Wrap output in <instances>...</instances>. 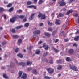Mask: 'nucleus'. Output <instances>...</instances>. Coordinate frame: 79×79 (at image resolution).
<instances>
[{
  "label": "nucleus",
  "mask_w": 79,
  "mask_h": 79,
  "mask_svg": "<svg viewBox=\"0 0 79 79\" xmlns=\"http://www.w3.org/2000/svg\"><path fill=\"white\" fill-rule=\"evenodd\" d=\"M18 18H20V19H23L25 18V15H16L14 16L12 18L10 19V22L11 23H14L16 21L17 19H18Z\"/></svg>",
  "instance_id": "1"
},
{
  "label": "nucleus",
  "mask_w": 79,
  "mask_h": 79,
  "mask_svg": "<svg viewBox=\"0 0 79 79\" xmlns=\"http://www.w3.org/2000/svg\"><path fill=\"white\" fill-rule=\"evenodd\" d=\"M39 14L38 15V18L41 17V19H45L46 17H45V14H42L40 13V12H39Z\"/></svg>",
  "instance_id": "2"
},
{
  "label": "nucleus",
  "mask_w": 79,
  "mask_h": 79,
  "mask_svg": "<svg viewBox=\"0 0 79 79\" xmlns=\"http://www.w3.org/2000/svg\"><path fill=\"white\" fill-rule=\"evenodd\" d=\"M58 3L59 4V6H65L66 4V2L63 0L59 2Z\"/></svg>",
  "instance_id": "3"
},
{
  "label": "nucleus",
  "mask_w": 79,
  "mask_h": 79,
  "mask_svg": "<svg viewBox=\"0 0 79 79\" xmlns=\"http://www.w3.org/2000/svg\"><path fill=\"white\" fill-rule=\"evenodd\" d=\"M69 66L70 68V69L73 70V71H78V69L77 67L76 66L74 65H69Z\"/></svg>",
  "instance_id": "4"
},
{
  "label": "nucleus",
  "mask_w": 79,
  "mask_h": 79,
  "mask_svg": "<svg viewBox=\"0 0 79 79\" xmlns=\"http://www.w3.org/2000/svg\"><path fill=\"white\" fill-rule=\"evenodd\" d=\"M46 69L49 74H52L54 72V69H52L51 68H48Z\"/></svg>",
  "instance_id": "5"
},
{
  "label": "nucleus",
  "mask_w": 79,
  "mask_h": 79,
  "mask_svg": "<svg viewBox=\"0 0 79 79\" xmlns=\"http://www.w3.org/2000/svg\"><path fill=\"white\" fill-rule=\"evenodd\" d=\"M41 32L40 31V30H36L33 32V34H37V35H39V34H40Z\"/></svg>",
  "instance_id": "6"
},
{
  "label": "nucleus",
  "mask_w": 79,
  "mask_h": 79,
  "mask_svg": "<svg viewBox=\"0 0 79 79\" xmlns=\"http://www.w3.org/2000/svg\"><path fill=\"white\" fill-rule=\"evenodd\" d=\"M27 8H33L35 10L37 9V7L34 5L27 6Z\"/></svg>",
  "instance_id": "7"
},
{
  "label": "nucleus",
  "mask_w": 79,
  "mask_h": 79,
  "mask_svg": "<svg viewBox=\"0 0 79 79\" xmlns=\"http://www.w3.org/2000/svg\"><path fill=\"white\" fill-rule=\"evenodd\" d=\"M74 52V51L73 49H70L68 51V52L69 53V54H73Z\"/></svg>",
  "instance_id": "8"
},
{
  "label": "nucleus",
  "mask_w": 79,
  "mask_h": 79,
  "mask_svg": "<svg viewBox=\"0 0 79 79\" xmlns=\"http://www.w3.org/2000/svg\"><path fill=\"white\" fill-rule=\"evenodd\" d=\"M52 50H53L54 52H56V53H58L59 52V50L56 49V48H55L53 46L52 47Z\"/></svg>",
  "instance_id": "9"
},
{
  "label": "nucleus",
  "mask_w": 79,
  "mask_h": 79,
  "mask_svg": "<svg viewBox=\"0 0 79 79\" xmlns=\"http://www.w3.org/2000/svg\"><path fill=\"white\" fill-rule=\"evenodd\" d=\"M34 15H35L34 13L31 14V16L29 17V19H30V20H32L33 19H34Z\"/></svg>",
  "instance_id": "10"
},
{
  "label": "nucleus",
  "mask_w": 79,
  "mask_h": 79,
  "mask_svg": "<svg viewBox=\"0 0 79 79\" xmlns=\"http://www.w3.org/2000/svg\"><path fill=\"white\" fill-rule=\"evenodd\" d=\"M21 78H23V79H26L27 78V75L26 73H23V75L21 77Z\"/></svg>",
  "instance_id": "11"
},
{
  "label": "nucleus",
  "mask_w": 79,
  "mask_h": 79,
  "mask_svg": "<svg viewBox=\"0 0 79 79\" xmlns=\"http://www.w3.org/2000/svg\"><path fill=\"white\" fill-rule=\"evenodd\" d=\"M47 63H50V64H53V61L52 59L51 60H48L47 61Z\"/></svg>",
  "instance_id": "12"
},
{
  "label": "nucleus",
  "mask_w": 79,
  "mask_h": 79,
  "mask_svg": "<svg viewBox=\"0 0 79 79\" xmlns=\"http://www.w3.org/2000/svg\"><path fill=\"white\" fill-rule=\"evenodd\" d=\"M23 74V72L22 71H20L19 72V76L17 77V78L18 79L19 77H20V76H21V75H22V74Z\"/></svg>",
  "instance_id": "13"
},
{
  "label": "nucleus",
  "mask_w": 79,
  "mask_h": 79,
  "mask_svg": "<svg viewBox=\"0 0 79 79\" xmlns=\"http://www.w3.org/2000/svg\"><path fill=\"white\" fill-rule=\"evenodd\" d=\"M79 36H77L74 38V40L75 41H78L79 40Z\"/></svg>",
  "instance_id": "14"
},
{
  "label": "nucleus",
  "mask_w": 79,
  "mask_h": 79,
  "mask_svg": "<svg viewBox=\"0 0 79 79\" xmlns=\"http://www.w3.org/2000/svg\"><path fill=\"white\" fill-rule=\"evenodd\" d=\"M19 65H22V67H24L26 66V63L23 62H21L19 63Z\"/></svg>",
  "instance_id": "15"
},
{
  "label": "nucleus",
  "mask_w": 79,
  "mask_h": 79,
  "mask_svg": "<svg viewBox=\"0 0 79 79\" xmlns=\"http://www.w3.org/2000/svg\"><path fill=\"white\" fill-rule=\"evenodd\" d=\"M63 16H64L63 14H62L61 13H60L59 15H57V17L59 18V17H60L61 18V17H63Z\"/></svg>",
  "instance_id": "16"
},
{
  "label": "nucleus",
  "mask_w": 79,
  "mask_h": 79,
  "mask_svg": "<svg viewBox=\"0 0 79 79\" xmlns=\"http://www.w3.org/2000/svg\"><path fill=\"white\" fill-rule=\"evenodd\" d=\"M32 64V62H30V61H27V65H31Z\"/></svg>",
  "instance_id": "17"
},
{
  "label": "nucleus",
  "mask_w": 79,
  "mask_h": 79,
  "mask_svg": "<svg viewBox=\"0 0 79 79\" xmlns=\"http://www.w3.org/2000/svg\"><path fill=\"white\" fill-rule=\"evenodd\" d=\"M17 56H18L19 57V58H22L23 57V54L21 53L18 54L17 55Z\"/></svg>",
  "instance_id": "18"
},
{
  "label": "nucleus",
  "mask_w": 79,
  "mask_h": 79,
  "mask_svg": "<svg viewBox=\"0 0 79 79\" xmlns=\"http://www.w3.org/2000/svg\"><path fill=\"white\" fill-rule=\"evenodd\" d=\"M44 35L46 36H47V37H50L51 36L50 34L48 33H44Z\"/></svg>",
  "instance_id": "19"
},
{
  "label": "nucleus",
  "mask_w": 79,
  "mask_h": 79,
  "mask_svg": "<svg viewBox=\"0 0 79 79\" xmlns=\"http://www.w3.org/2000/svg\"><path fill=\"white\" fill-rule=\"evenodd\" d=\"M27 5H31V4H32V1H27Z\"/></svg>",
  "instance_id": "20"
},
{
  "label": "nucleus",
  "mask_w": 79,
  "mask_h": 79,
  "mask_svg": "<svg viewBox=\"0 0 79 79\" xmlns=\"http://www.w3.org/2000/svg\"><path fill=\"white\" fill-rule=\"evenodd\" d=\"M73 10H69L67 13L66 15H69L70 13H73Z\"/></svg>",
  "instance_id": "21"
},
{
  "label": "nucleus",
  "mask_w": 79,
  "mask_h": 79,
  "mask_svg": "<svg viewBox=\"0 0 79 79\" xmlns=\"http://www.w3.org/2000/svg\"><path fill=\"white\" fill-rule=\"evenodd\" d=\"M40 52V50L37 49L36 50V52H35V54L36 55H39Z\"/></svg>",
  "instance_id": "22"
},
{
  "label": "nucleus",
  "mask_w": 79,
  "mask_h": 79,
  "mask_svg": "<svg viewBox=\"0 0 79 79\" xmlns=\"http://www.w3.org/2000/svg\"><path fill=\"white\" fill-rule=\"evenodd\" d=\"M66 60L67 61H68L69 62H70V61H72L71 58L70 57H67L66 58Z\"/></svg>",
  "instance_id": "23"
},
{
  "label": "nucleus",
  "mask_w": 79,
  "mask_h": 79,
  "mask_svg": "<svg viewBox=\"0 0 79 79\" xmlns=\"http://www.w3.org/2000/svg\"><path fill=\"white\" fill-rule=\"evenodd\" d=\"M57 32V30H54L52 32V35H54L55 34H56Z\"/></svg>",
  "instance_id": "24"
},
{
  "label": "nucleus",
  "mask_w": 79,
  "mask_h": 79,
  "mask_svg": "<svg viewBox=\"0 0 79 79\" xmlns=\"http://www.w3.org/2000/svg\"><path fill=\"white\" fill-rule=\"evenodd\" d=\"M63 67L61 65H59V66L57 68V69L58 70H60L62 69V67Z\"/></svg>",
  "instance_id": "25"
},
{
  "label": "nucleus",
  "mask_w": 79,
  "mask_h": 79,
  "mask_svg": "<svg viewBox=\"0 0 79 79\" xmlns=\"http://www.w3.org/2000/svg\"><path fill=\"white\" fill-rule=\"evenodd\" d=\"M43 1L42 0H40L38 2V4L39 5H41L43 3Z\"/></svg>",
  "instance_id": "26"
},
{
  "label": "nucleus",
  "mask_w": 79,
  "mask_h": 79,
  "mask_svg": "<svg viewBox=\"0 0 79 79\" xmlns=\"http://www.w3.org/2000/svg\"><path fill=\"white\" fill-rule=\"evenodd\" d=\"M23 27V26L22 25L18 26L16 27V29H20V28H22V27Z\"/></svg>",
  "instance_id": "27"
},
{
  "label": "nucleus",
  "mask_w": 79,
  "mask_h": 79,
  "mask_svg": "<svg viewBox=\"0 0 79 79\" xmlns=\"http://www.w3.org/2000/svg\"><path fill=\"white\" fill-rule=\"evenodd\" d=\"M4 11V9L2 7L0 8V13Z\"/></svg>",
  "instance_id": "28"
},
{
  "label": "nucleus",
  "mask_w": 79,
  "mask_h": 79,
  "mask_svg": "<svg viewBox=\"0 0 79 79\" xmlns=\"http://www.w3.org/2000/svg\"><path fill=\"white\" fill-rule=\"evenodd\" d=\"M48 25H49V26H52L53 24V23L52 22H50V21H48Z\"/></svg>",
  "instance_id": "29"
},
{
  "label": "nucleus",
  "mask_w": 79,
  "mask_h": 79,
  "mask_svg": "<svg viewBox=\"0 0 79 79\" xmlns=\"http://www.w3.org/2000/svg\"><path fill=\"white\" fill-rule=\"evenodd\" d=\"M13 38H15V39H18L19 37V36L16 35H13Z\"/></svg>",
  "instance_id": "30"
},
{
  "label": "nucleus",
  "mask_w": 79,
  "mask_h": 79,
  "mask_svg": "<svg viewBox=\"0 0 79 79\" xmlns=\"http://www.w3.org/2000/svg\"><path fill=\"white\" fill-rule=\"evenodd\" d=\"M44 78L45 79H50L51 78H52L51 77H50L48 76H45L44 77Z\"/></svg>",
  "instance_id": "31"
},
{
  "label": "nucleus",
  "mask_w": 79,
  "mask_h": 79,
  "mask_svg": "<svg viewBox=\"0 0 79 79\" xmlns=\"http://www.w3.org/2000/svg\"><path fill=\"white\" fill-rule=\"evenodd\" d=\"M48 54V52H46V53H44L43 54V56H47V55Z\"/></svg>",
  "instance_id": "32"
},
{
  "label": "nucleus",
  "mask_w": 79,
  "mask_h": 79,
  "mask_svg": "<svg viewBox=\"0 0 79 79\" xmlns=\"http://www.w3.org/2000/svg\"><path fill=\"white\" fill-rule=\"evenodd\" d=\"M37 70H36V69L34 70L33 71V73L34 74H37Z\"/></svg>",
  "instance_id": "33"
},
{
  "label": "nucleus",
  "mask_w": 79,
  "mask_h": 79,
  "mask_svg": "<svg viewBox=\"0 0 79 79\" xmlns=\"http://www.w3.org/2000/svg\"><path fill=\"white\" fill-rule=\"evenodd\" d=\"M3 77L5 79H8V77L6 76V75L5 74H3Z\"/></svg>",
  "instance_id": "34"
},
{
  "label": "nucleus",
  "mask_w": 79,
  "mask_h": 79,
  "mask_svg": "<svg viewBox=\"0 0 79 79\" xmlns=\"http://www.w3.org/2000/svg\"><path fill=\"white\" fill-rule=\"evenodd\" d=\"M55 23L56 24H57V25H60L61 24L60 23H59V22H58V20H57L56 21Z\"/></svg>",
  "instance_id": "35"
},
{
  "label": "nucleus",
  "mask_w": 79,
  "mask_h": 79,
  "mask_svg": "<svg viewBox=\"0 0 79 79\" xmlns=\"http://www.w3.org/2000/svg\"><path fill=\"white\" fill-rule=\"evenodd\" d=\"M11 32H12V33H15V29L13 28L10 30Z\"/></svg>",
  "instance_id": "36"
},
{
  "label": "nucleus",
  "mask_w": 79,
  "mask_h": 79,
  "mask_svg": "<svg viewBox=\"0 0 79 79\" xmlns=\"http://www.w3.org/2000/svg\"><path fill=\"white\" fill-rule=\"evenodd\" d=\"M13 8L12 7L9 10V12H11V11H13Z\"/></svg>",
  "instance_id": "37"
},
{
  "label": "nucleus",
  "mask_w": 79,
  "mask_h": 79,
  "mask_svg": "<svg viewBox=\"0 0 79 79\" xmlns=\"http://www.w3.org/2000/svg\"><path fill=\"white\" fill-rule=\"evenodd\" d=\"M29 26V23H26L24 25V26L25 27H28Z\"/></svg>",
  "instance_id": "38"
},
{
  "label": "nucleus",
  "mask_w": 79,
  "mask_h": 79,
  "mask_svg": "<svg viewBox=\"0 0 79 79\" xmlns=\"http://www.w3.org/2000/svg\"><path fill=\"white\" fill-rule=\"evenodd\" d=\"M17 13H22V10H19L17 11Z\"/></svg>",
  "instance_id": "39"
},
{
  "label": "nucleus",
  "mask_w": 79,
  "mask_h": 79,
  "mask_svg": "<svg viewBox=\"0 0 79 79\" xmlns=\"http://www.w3.org/2000/svg\"><path fill=\"white\" fill-rule=\"evenodd\" d=\"M49 48V47H48V45H47L46 47L45 48V50H48Z\"/></svg>",
  "instance_id": "40"
},
{
  "label": "nucleus",
  "mask_w": 79,
  "mask_h": 79,
  "mask_svg": "<svg viewBox=\"0 0 79 79\" xmlns=\"http://www.w3.org/2000/svg\"><path fill=\"white\" fill-rule=\"evenodd\" d=\"M47 58H43L42 59V61H44V62H45V61H47Z\"/></svg>",
  "instance_id": "41"
},
{
  "label": "nucleus",
  "mask_w": 79,
  "mask_h": 79,
  "mask_svg": "<svg viewBox=\"0 0 79 79\" xmlns=\"http://www.w3.org/2000/svg\"><path fill=\"white\" fill-rule=\"evenodd\" d=\"M57 63L60 64L61 63V60H59L56 61Z\"/></svg>",
  "instance_id": "42"
},
{
  "label": "nucleus",
  "mask_w": 79,
  "mask_h": 79,
  "mask_svg": "<svg viewBox=\"0 0 79 79\" xmlns=\"http://www.w3.org/2000/svg\"><path fill=\"white\" fill-rule=\"evenodd\" d=\"M48 31H50L51 32H52V31H53V29H52V28H48Z\"/></svg>",
  "instance_id": "43"
},
{
  "label": "nucleus",
  "mask_w": 79,
  "mask_h": 79,
  "mask_svg": "<svg viewBox=\"0 0 79 79\" xmlns=\"http://www.w3.org/2000/svg\"><path fill=\"white\" fill-rule=\"evenodd\" d=\"M22 40H23L22 39H19L18 40V42L19 43H21V42H22Z\"/></svg>",
  "instance_id": "44"
},
{
  "label": "nucleus",
  "mask_w": 79,
  "mask_h": 79,
  "mask_svg": "<svg viewBox=\"0 0 79 79\" xmlns=\"http://www.w3.org/2000/svg\"><path fill=\"white\" fill-rule=\"evenodd\" d=\"M32 69V68L31 67L28 68L27 69V71H31Z\"/></svg>",
  "instance_id": "45"
},
{
  "label": "nucleus",
  "mask_w": 79,
  "mask_h": 79,
  "mask_svg": "<svg viewBox=\"0 0 79 79\" xmlns=\"http://www.w3.org/2000/svg\"><path fill=\"white\" fill-rule=\"evenodd\" d=\"M64 31H62V32L60 33V35L61 36H62V35H64Z\"/></svg>",
  "instance_id": "46"
},
{
  "label": "nucleus",
  "mask_w": 79,
  "mask_h": 79,
  "mask_svg": "<svg viewBox=\"0 0 79 79\" xmlns=\"http://www.w3.org/2000/svg\"><path fill=\"white\" fill-rule=\"evenodd\" d=\"M12 6V5L11 3H9L7 6V7H10V6Z\"/></svg>",
  "instance_id": "47"
},
{
  "label": "nucleus",
  "mask_w": 79,
  "mask_h": 79,
  "mask_svg": "<svg viewBox=\"0 0 79 79\" xmlns=\"http://www.w3.org/2000/svg\"><path fill=\"white\" fill-rule=\"evenodd\" d=\"M6 43H7V42H6V41H4L2 43V45H5V44H6Z\"/></svg>",
  "instance_id": "48"
},
{
  "label": "nucleus",
  "mask_w": 79,
  "mask_h": 79,
  "mask_svg": "<svg viewBox=\"0 0 79 79\" xmlns=\"http://www.w3.org/2000/svg\"><path fill=\"white\" fill-rule=\"evenodd\" d=\"M19 50V48H17L15 49V52L16 53H17L18 52V50Z\"/></svg>",
  "instance_id": "49"
},
{
  "label": "nucleus",
  "mask_w": 79,
  "mask_h": 79,
  "mask_svg": "<svg viewBox=\"0 0 79 79\" xmlns=\"http://www.w3.org/2000/svg\"><path fill=\"white\" fill-rule=\"evenodd\" d=\"M27 18L26 17H25V18L23 19V22H26V21H27V20H26Z\"/></svg>",
  "instance_id": "50"
},
{
  "label": "nucleus",
  "mask_w": 79,
  "mask_h": 79,
  "mask_svg": "<svg viewBox=\"0 0 79 79\" xmlns=\"http://www.w3.org/2000/svg\"><path fill=\"white\" fill-rule=\"evenodd\" d=\"M75 0H69V3H72V2H74Z\"/></svg>",
  "instance_id": "51"
},
{
  "label": "nucleus",
  "mask_w": 79,
  "mask_h": 79,
  "mask_svg": "<svg viewBox=\"0 0 79 79\" xmlns=\"http://www.w3.org/2000/svg\"><path fill=\"white\" fill-rule=\"evenodd\" d=\"M33 48V46H30L29 48V50H31V49H32Z\"/></svg>",
  "instance_id": "52"
},
{
  "label": "nucleus",
  "mask_w": 79,
  "mask_h": 79,
  "mask_svg": "<svg viewBox=\"0 0 79 79\" xmlns=\"http://www.w3.org/2000/svg\"><path fill=\"white\" fill-rule=\"evenodd\" d=\"M73 47H77V45L76 44V43H74L73 44Z\"/></svg>",
  "instance_id": "53"
},
{
  "label": "nucleus",
  "mask_w": 79,
  "mask_h": 79,
  "mask_svg": "<svg viewBox=\"0 0 79 79\" xmlns=\"http://www.w3.org/2000/svg\"><path fill=\"white\" fill-rule=\"evenodd\" d=\"M73 16H74L75 17H77L78 16V14L77 13L73 15Z\"/></svg>",
  "instance_id": "54"
},
{
  "label": "nucleus",
  "mask_w": 79,
  "mask_h": 79,
  "mask_svg": "<svg viewBox=\"0 0 79 79\" xmlns=\"http://www.w3.org/2000/svg\"><path fill=\"white\" fill-rule=\"evenodd\" d=\"M15 63H14L11 62L10 63V65L11 66H14Z\"/></svg>",
  "instance_id": "55"
},
{
  "label": "nucleus",
  "mask_w": 79,
  "mask_h": 79,
  "mask_svg": "<svg viewBox=\"0 0 79 79\" xmlns=\"http://www.w3.org/2000/svg\"><path fill=\"white\" fill-rule=\"evenodd\" d=\"M58 41H59V40H58V39H57L54 42L55 43H57Z\"/></svg>",
  "instance_id": "56"
},
{
  "label": "nucleus",
  "mask_w": 79,
  "mask_h": 79,
  "mask_svg": "<svg viewBox=\"0 0 79 79\" xmlns=\"http://www.w3.org/2000/svg\"><path fill=\"white\" fill-rule=\"evenodd\" d=\"M76 34H79V30H77V31L75 33Z\"/></svg>",
  "instance_id": "57"
},
{
  "label": "nucleus",
  "mask_w": 79,
  "mask_h": 79,
  "mask_svg": "<svg viewBox=\"0 0 79 79\" xmlns=\"http://www.w3.org/2000/svg\"><path fill=\"white\" fill-rule=\"evenodd\" d=\"M38 0H34V3H37V1Z\"/></svg>",
  "instance_id": "58"
},
{
  "label": "nucleus",
  "mask_w": 79,
  "mask_h": 79,
  "mask_svg": "<svg viewBox=\"0 0 79 79\" xmlns=\"http://www.w3.org/2000/svg\"><path fill=\"white\" fill-rule=\"evenodd\" d=\"M2 16H3L4 17V19H6V16L5 15H2Z\"/></svg>",
  "instance_id": "59"
},
{
  "label": "nucleus",
  "mask_w": 79,
  "mask_h": 79,
  "mask_svg": "<svg viewBox=\"0 0 79 79\" xmlns=\"http://www.w3.org/2000/svg\"><path fill=\"white\" fill-rule=\"evenodd\" d=\"M42 41H40L38 42V44H39V45L40 44H42Z\"/></svg>",
  "instance_id": "60"
},
{
  "label": "nucleus",
  "mask_w": 79,
  "mask_h": 79,
  "mask_svg": "<svg viewBox=\"0 0 79 79\" xmlns=\"http://www.w3.org/2000/svg\"><path fill=\"white\" fill-rule=\"evenodd\" d=\"M44 24H43V23H40L39 24V26H43V25Z\"/></svg>",
  "instance_id": "61"
},
{
  "label": "nucleus",
  "mask_w": 79,
  "mask_h": 79,
  "mask_svg": "<svg viewBox=\"0 0 79 79\" xmlns=\"http://www.w3.org/2000/svg\"><path fill=\"white\" fill-rule=\"evenodd\" d=\"M43 47H46V44H45V43H44L43 45Z\"/></svg>",
  "instance_id": "62"
},
{
  "label": "nucleus",
  "mask_w": 79,
  "mask_h": 79,
  "mask_svg": "<svg viewBox=\"0 0 79 79\" xmlns=\"http://www.w3.org/2000/svg\"><path fill=\"white\" fill-rule=\"evenodd\" d=\"M64 41L65 42H68V39H65L64 40Z\"/></svg>",
  "instance_id": "63"
},
{
  "label": "nucleus",
  "mask_w": 79,
  "mask_h": 79,
  "mask_svg": "<svg viewBox=\"0 0 79 79\" xmlns=\"http://www.w3.org/2000/svg\"><path fill=\"white\" fill-rule=\"evenodd\" d=\"M76 51L77 52H79V49H77Z\"/></svg>",
  "instance_id": "64"
}]
</instances>
